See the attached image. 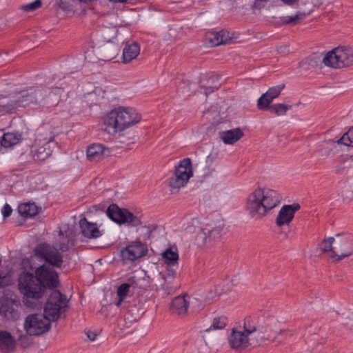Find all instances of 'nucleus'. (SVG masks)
<instances>
[{
	"label": "nucleus",
	"instance_id": "nucleus-18",
	"mask_svg": "<svg viewBox=\"0 0 353 353\" xmlns=\"http://www.w3.org/2000/svg\"><path fill=\"white\" fill-rule=\"evenodd\" d=\"M300 208L299 204L294 203L292 205H283L279 212L276 219V224L279 227L285 225H288L292 221L294 213Z\"/></svg>",
	"mask_w": 353,
	"mask_h": 353
},
{
	"label": "nucleus",
	"instance_id": "nucleus-32",
	"mask_svg": "<svg viewBox=\"0 0 353 353\" xmlns=\"http://www.w3.org/2000/svg\"><path fill=\"white\" fill-rule=\"evenodd\" d=\"M188 181H186L182 176L174 172V176L170 178L169 181V185L171 188V192L172 194L178 192L179 190L185 186Z\"/></svg>",
	"mask_w": 353,
	"mask_h": 353
},
{
	"label": "nucleus",
	"instance_id": "nucleus-1",
	"mask_svg": "<svg viewBox=\"0 0 353 353\" xmlns=\"http://www.w3.org/2000/svg\"><path fill=\"white\" fill-rule=\"evenodd\" d=\"M19 289L24 295L23 302L31 306L28 299H39L44 294L46 288L53 289L59 285L58 274L50 265H42L32 273L23 272L20 274Z\"/></svg>",
	"mask_w": 353,
	"mask_h": 353
},
{
	"label": "nucleus",
	"instance_id": "nucleus-37",
	"mask_svg": "<svg viewBox=\"0 0 353 353\" xmlns=\"http://www.w3.org/2000/svg\"><path fill=\"white\" fill-rule=\"evenodd\" d=\"M338 144L353 147V126L345 132L337 141Z\"/></svg>",
	"mask_w": 353,
	"mask_h": 353
},
{
	"label": "nucleus",
	"instance_id": "nucleus-14",
	"mask_svg": "<svg viewBox=\"0 0 353 353\" xmlns=\"http://www.w3.org/2000/svg\"><path fill=\"white\" fill-rule=\"evenodd\" d=\"M117 30L115 28H105L103 30V37L107 42L100 47V56L105 61H111L118 54L117 45L110 41L111 38L117 36Z\"/></svg>",
	"mask_w": 353,
	"mask_h": 353
},
{
	"label": "nucleus",
	"instance_id": "nucleus-19",
	"mask_svg": "<svg viewBox=\"0 0 353 353\" xmlns=\"http://www.w3.org/2000/svg\"><path fill=\"white\" fill-rule=\"evenodd\" d=\"M110 150L102 144L94 143L88 147L87 159L92 162H98L105 157H109Z\"/></svg>",
	"mask_w": 353,
	"mask_h": 353
},
{
	"label": "nucleus",
	"instance_id": "nucleus-42",
	"mask_svg": "<svg viewBox=\"0 0 353 353\" xmlns=\"http://www.w3.org/2000/svg\"><path fill=\"white\" fill-rule=\"evenodd\" d=\"M41 6V0H36L34 2L23 6L22 9L26 12H31L39 8Z\"/></svg>",
	"mask_w": 353,
	"mask_h": 353
},
{
	"label": "nucleus",
	"instance_id": "nucleus-12",
	"mask_svg": "<svg viewBox=\"0 0 353 353\" xmlns=\"http://www.w3.org/2000/svg\"><path fill=\"white\" fill-rule=\"evenodd\" d=\"M106 214L112 221L119 225L127 223L135 227L141 224L139 217L126 209L120 208L116 204L110 205L106 210Z\"/></svg>",
	"mask_w": 353,
	"mask_h": 353
},
{
	"label": "nucleus",
	"instance_id": "nucleus-55",
	"mask_svg": "<svg viewBox=\"0 0 353 353\" xmlns=\"http://www.w3.org/2000/svg\"><path fill=\"white\" fill-rule=\"evenodd\" d=\"M59 236H63V233L61 230L59 231Z\"/></svg>",
	"mask_w": 353,
	"mask_h": 353
},
{
	"label": "nucleus",
	"instance_id": "nucleus-9",
	"mask_svg": "<svg viewBox=\"0 0 353 353\" xmlns=\"http://www.w3.org/2000/svg\"><path fill=\"white\" fill-rule=\"evenodd\" d=\"M67 307L68 299L66 296L58 290H53L45 305L44 313L50 319L56 321Z\"/></svg>",
	"mask_w": 353,
	"mask_h": 353
},
{
	"label": "nucleus",
	"instance_id": "nucleus-16",
	"mask_svg": "<svg viewBox=\"0 0 353 353\" xmlns=\"http://www.w3.org/2000/svg\"><path fill=\"white\" fill-rule=\"evenodd\" d=\"M0 314L7 320H17L20 316L17 301L5 296H1Z\"/></svg>",
	"mask_w": 353,
	"mask_h": 353
},
{
	"label": "nucleus",
	"instance_id": "nucleus-25",
	"mask_svg": "<svg viewBox=\"0 0 353 353\" xmlns=\"http://www.w3.org/2000/svg\"><path fill=\"white\" fill-rule=\"evenodd\" d=\"M140 53V47L136 42L126 43L123 50L122 61L124 63H130L136 59Z\"/></svg>",
	"mask_w": 353,
	"mask_h": 353
},
{
	"label": "nucleus",
	"instance_id": "nucleus-13",
	"mask_svg": "<svg viewBox=\"0 0 353 353\" xmlns=\"http://www.w3.org/2000/svg\"><path fill=\"white\" fill-rule=\"evenodd\" d=\"M34 255L47 262L50 265L60 268L63 256L59 250L46 243L39 244L34 250Z\"/></svg>",
	"mask_w": 353,
	"mask_h": 353
},
{
	"label": "nucleus",
	"instance_id": "nucleus-28",
	"mask_svg": "<svg viewBox=\"0 0 353 353\" xmlns=\"http://www.w3.org/2000/svg\"><path fill=\"white\" fill-rule=\"evenodd\" d=\"M14 349V340L11 334L6 331H0V350L8 353Z\"/></svg>",
	"mask_w": 353,
	"mask_h": 353
},
{
	"label": "nucleus",
	"instance_id": "nucleus-6",
	"mask_svg": "<svg viewBox=\"0 0 353 353\" xmlns=\"http://www.w3.org/2000/svg\"><path fill=\"white\" fill-rule=\"evenodd\" d=\"M323 63L329 67L341 68L353 63V50L345 47H338L328 52L323 59Z\"/></svg>",
	"mask_w": 353,
	"mask_h": 353
},
{
	"label": "nucleus",
	"instance_id": "nucleus-35",
	"mask_svg": "<svg viewBox=\"0 0 353 353\" xmlns=\"http://www.w3.org/2000/svg\"><path fill=\"white\" fill-rule=\"evenodd\" d=\"M274 99L265 92L263 94L257 101V108L260 110H268L272 105L271 103Z\"/></svg>",
	"mask_w": 353,
	"mask_h": 353
},
{
	"label": "nucleus",
	"instance_id": "nucleus-8",
	"mask_svg": "<svg viewBox=\"0 0 353 353\" xmlns=\"http://www.w3.org/2000/svg\"><path fill=\"white\" fill-rule=\"evenodd\" d=\"M52 321L44 312L30 314L25 319L24 328L28 335H40L50 329Z\"/></svg>",
	"mask_w": 353,
	"mask_h": 353
},
{
	"label": "nucleus",
	"instance_id": "nucleus-38",
	"mask_svg": "<svg viewBox=\"0 0 353 353\" xmlns=\"http://www.w3.org/2000/svg\"><path fill=\"white\" fill-rule=\"evenodd\" d=\"M334 242V237L323 239L319 245L320 250L324 253L330 252V254H333Z\"/></svg>",
	"mask_w": 353,
	"mask_h": 353
},
{
	"label": "nucleus",
	"instance_id": "nucleus-41",
	"mask_svg": "<svg viewBox=\"0 0 353 353\" xmlns=\"http://www.w3.org/2000/svg\"><path fill=\"white\" fill-rule=\"evenodd\" d=\"M284 87V84H280L279 85L270 88L266 92V93L268 94V95L270 96L272 99H274L280 95Z\"/></svg>",
	"mask_w": 353,
	"mask_h": 353
},
{
	"label": "nucleus",
	"instance_id": "nucleus-58",
	"mask_svg": "<svg viewBox=\"0 0 353 353\" xmlns=\"http://www.w3.org/2000/svg\"><path fill=\"white\" fill-rule=\"evenodd\" d=\"M351 331H353V325L350 328Z\"/></svg>",
	"mask_w": 353,
	"mask_h": 353
},
{
	"label": "nucleus",
	"instance_id": "nucleus-34",
	"mask_svg": "<svg viewBox=\"0 0 353 353\" xmlns=\"http://www.w3.org/2000/svg\"><path fill=\"white\" fill-rule=\"evenodd\" d=\"M163 259L165 263L170 265H174L179 260V254L177 250H172L171 248L167 249L162 254Z\"/></svg>",
	"mask_w": 353,
	"mask_h": 353
},
{
	"label": "nucleus",
	"instance_id": "nucleus-2",
	"mask_svg": "<svg viewBox=\"0 0 353 353\" xmlns=\"http://www.w3.org/2000/svg\"><path fill=\"white\" fill-rule=\"evenodd\" d=\"M280 194L272 189L257 188L247 198L246 209L254 219H261L281 202Z\"/></svg>",
	"mask_w": 353,
	"mask_h": 353
},
{
	"label": "nucleus",
	"instance_id": "nucleus-20",
	"mask_svg": "<svg viewBox=\"0 0 353 353\" xmlns=\"http://www.w3.org/2000/svg\"><path fill=\"white\" fill-rule=\"evenodd\" d=\"M206 39L209 41L211 47H215L219 45L230 43L232 39V36L228 30H222L219 32L208 33Z\"/></svg>",
	"mask_w": 353,
	"mask_h": 353
},
{
	"label": "nucleus",
	"instance_id": "nucleus-48",
	"mask_svg": "<svg viewBox=\"0 0 353 353\" xmlns=\"http://www.w3.org/2000/svg\"><path fill=\"white\" fill-rule=\"evenodd\" d=\"M8 279L6 276H1L0 274V288H3L7 285Z\"/></svg>",
	"mask_w": 353,
	"mask_h": 353
},
{
	"label": "nucleus",
	"instance_id": "nucleus-45",
	"mask_svg": "<svg viewBox=\"0 0 353 353\" xmlns=\"http://www.w3.org/2000/svg\"><path fill=\"white\" fill-rule=\"evenodd\" d=\"M19 341L21 345L24 347H28L30 344L29 338L28 336H21L19 339Z\"/></svg>",
	"mask_w": 353,
	"mask_h": 353
},
{
	"label": "nucleus",
	"instance_id": "nucleus-54",
	"mask_svg": "<svg viewBox=\"0 0 353 353\" xmlns=\"http://www.w3.org/2000/svg\"><path fill=\"white\" fill-rule=\"evenodd\" d=\"M282 234L283 235L285 239L288 238V233L287 232H283V233H282Z\"/></svg>",
	"mask_w": 353,
	"mask_h": 353
},
{
	"label": "nucleus",
	"instance_id": "nucleus-17",
	"mask_svg": "<svg viewBox=\"0 0 353 353\" xmlns=\"http://www.w3.org/2000/svg\"><path fill=\"white\" fill-rule=\"evenodd\" d=\"M146 247L140 241H134L121 251V256L124 261H134L145 255Z\"/></svg>",
	"mask_w": 353,
	"mask_h": 353
},
{
	"label": "nucleus",
	"instance_id": "nucleus-4",
	"mask_svg": "<svg viewBox=\"0 0 353 353\" xmlns=\"http://www.w3.org/2000/svg\"><path fill=\"white\" fill-rule=\"evenodd\" d=\"M258 337L264 338L263 335L259 336L256 332V327H244L243 331L232 330L228 339L232 349L243 350L249 346L258 345Z\"/></svg>",
	"mask_w": 353,
	"mask_h": 353
},
{
	"label": "nucleus",
	"instance_id": "nucleus-11",
	"mask_svg": "<svg viewBox=\"0 0 353 353\" xmlns=\"http://www.w3.org/2000/svg\"><path fill=\"white\" fill-rule=\"evenodd\" d=\"M43 92L42 88L30 87L11 96L15 110L19 107L26 108L32 104H39Z\"/></svg>",
	"mask_w": 353,
	"mask_h": 353
},
{
	"label": "nucleus",
	"instance_id": "nucleus-21",
	"mask_svg": "<svg viewBox=\"0 0 353 353\" xmlns=\"http://www.w3.org/2000/svg\"><path fill=\"white\" fill-rule=\"evenodd\" d=\"M228 323L227 317L224 316H217L214 318L212 324L209 327L204 326L202 331V336L205 341V343L212 342L210 339V332L217 330H223L225 327Z\"/></svg>",
	"mask_w": 353,
	"mask_h": 353
},
{
	"label": "nucleus",
	"instance_id": "nucleus-26",
	"mask_svg": "<svg viewBox=\"0 0 353 353\" xmlns=\"http://www.w3.org/2000/svg\"><path fill=\"white\" fill-rule=\"evenodd\" d=\"M243 132L239 128L219 132V137L223 142L229 145L234 144L243 137Z\"/></svg>",
	"mask_w": 353,
	"mask_h": 353
},
{
	"label": "nucleus",
	"instance_id": "nucleus-56",
	"mask_svg": "<svg viewBox=\"0 0 353 353\" xmlns=\"http://www.w3.org/2000/svg\"><path fill=\"white\" fill-rule=\"evenodd\" d=\"M60 7L62 8V9H65V5H63V6H61V4H60Z\"/></svg>",
	"mask_w": 353,
	"mask_h": 353
},
{
	"label": "nucleus",
	"instance_id": "nucleus-24",
	"mask_svg": "<svg viewBox=\"0 0 353 353\" xmlns=\"http://www.w3.org/2000/svg\"><path fill=\"white\" fill-rule=\"evenodd\" d=\"M282 330L276 327V323L274 325H268L267 327H256V332L259 336L263 335L264 338L258 337V343L263 340L274 341L277 336L282 333Z\"/></svg>",
	"mask_w": 353,
	"mask_h": 353
},
{
	"label": "nucleus",
	"instance_id": "nucleus-5",
	"mask_svg": "<svg viewBox=\"0 0 353 353\" xmlns=\"http://www.w3.org/2000/svg\"><path fill=\"white\" fill-rule=\"evenodd\" d=\"M224 224L219 221L217 223H210L201 228L196 233L195 241L199 247H211L219 241L221 236Z\"/></svg>",
	"mask_w": 353,
	"mask_h": 353
},
{
	"label": "nucleus",
	"instance_id": "nucleus-7",
	"mask_svg": "<svg viewBox=\"0 0 353 353\" xmlns=\"http://www.w3.org/2000/svg\"><path fill=\"white\" fill-rule=\"evenodd\" d=\"M54 135L49 130L39 132L32 146L31 152L35 161H44L52 154V150L50 144L53 141Z\"/></svg>",
	"mask_w": 353,
	"mask_h": 353
},
{
	"label": "nucleus",
	"instance_id": "nucleus-36",
	"mask_svg": "<svg viewBox=\"0 0 353 353\" xmlns=\"http://www.w3.org/2000/svg\"><path fill=\"white\" fill-rule=\"evenodd\" d=\"M290 105L283 103H276L272 105L268 110L277 116H283L286 114L287 111L290 109Z\"/></svg>",
	"mask_w": 353,
	"mask_h": 353
},
{
	"label": "nucleus",
	"instance_id": "nucleus-53",
	"mask_svg": "<svg viewBox=\"0 0 353 353\" xmlns=\"http://www.w3.org/2000/svg\"><path fill=\"white\" fill-rule=\"evenodd\" d=\"M79 1L82 2V3H87L90 1H91L92 0H79Z\"/></svg>",
	"mask_w": 353,
	"mask_h": 353
},
{
	"label": "nucleus",
	"instance_id": "nucleus-23",
	"mask_svg": "<svg viewBox=\"0 0 353 353\" xmlns=\"http://www.w3.org/2000/svg\"><path fill=\"white\" fill-rule=\"evenodd\" d=\"M43 90L46 92L42 94L41 100L39 102L40 105L52 108L56 106L59 103L61 99L60 90H50L43 89Z\"/></svg>",
	"mask_w": 353,
	"mask_h": 353
},
{
	"label": "nucleus",
	"instance_id": "nucleus-3",
	"mask_svg": "<svg viewBox=\"0 0 353 353\" xmlns=\"http://www.w3.org/2000/svg\"><path fill=\"white\" fill-rule=\"evenodd\" d=\"M141 119V114L135 109L119 107L103 117L105 131L110 135H115L138 123Z\"/></svg>",
	"mask_w": 353,
	"mask_h": 353
},
{
	"label": "nucleus",
	"instance_id": "nucleus-29",
	"mask_svg": "<svg viewBox=\"0 0 353 353\" xmlns=\"http://www.w3.org/2000/svg\"><path fill=\"white\" fill-rule=\"evenodd\" d=\"M22 139L21 133L7 132L3 134L1 140V147L11 148L19 143Z\"/></svg>",
	"mask_w": 353,
	"mask_h": 353
},
{
	"label": "nucleus",
	"instance_id": "nucleus-30",
	"mask_svg": "<svg viewBox=\"0 0 353 353\" xmlns=\"http://www.w3.org/2000/svg\"><path fill=\"white\" fill-rule=\"evenodd\" d=\"M19 213L23 217H32L39 213V208L34 203H21L18 207Z\"/></svg>",
	"mask_w": 353,
	"mask_h": 353
},
{
	"label": "nucleus",
	"instance_id": "nucleus-10",
	"mask_svg": "<svg viewBox=\"0 0 353 353\" xmlns=\"http://www.w3.org/2000/svg\"><path fill=\"white\" fill-rule=\"evenodd\" d=\"M333 254L330 256L335 261L343 260L353 254V235L352 234H337L334 237Z\"/></svg>",
	"mask_w": 353,
	"mask_h": 353
},
{
	"label": "nucleus",
	"instance_id": "nucleus-33",
	"mask_svg": "<svg viewBox=\"0 0 353 353\" xmlns=\"http://www.w3.org/2000/svg\"><path fill=\"white\" fill-rule=\"evenodd\" d=\"M14 111H15L14 105L10 97L0 98V114L12 113Z\"/></svg>",
	"mask_w": 353,
	"mask_h": 353
},
{
	"label": "nucleus",
	"instance_id": "nucleus-46",
	"mask_svg": "<svg viewBox=\"0 0 353 353\" xmlns=\"http://www.w3.org/2000/svg\"><path fill=\"white\" fill-rule=\"evenodd\" d=\"M57 247L59 248V250H60L62 252H65L68 250V241H67V242H62V243H60L59 245H57Z\"/></svg>",
	"mask_w": 353,
	"mask_h": 353
},
{
	"label": "nucleus",
	"instance_id": "nucleus-27",
	"mask_svg": "<svg viewBox=\"0 0 353 353\" xmlns=\"http://www.w3.org/2000/svg\"><path fill=\"white\" fill-rule=\"evenodd\" d=\"M176 174L182 176L186 181L192 176L191 160L186 158L181 161L175 169Z\"/></svg>",
	"mask_w": 353,
	"mask_h": 353
},
{
	"label": "nucleus",
	"instance_id": "nucleus-31",
	"mask_svg": "<svg viewBox=\"0 0 353 353\" xmlns=\"http://www.w3.org/2000/svg\"><path fill=\"white\" fill-rule=\"evenodd\" d=\"M134 277H130L128 279V283H123L121 285H119L117 288V295L119 297V299L116 303L117 306H120L121 302L125 298L127 294L129 292L130 288L132 285L134 283Z\"/></svg>",
	"mask_w": 353,
	"mask_h": 353
},
{
	"label": "nucleus",
	"instance_id": "nucleus-51",
	"mask_svg": "<svg viewBox=\"0 0 353 353\" xmlns=\"http://www.w3.org/2000/svg\"><path fill=\"white\" fill-rule=\"evenodd\" d=\"M111 2L113 3H125L127 0H109Z\"/></svg>",
	"mask_w": 353,
	"mask_h": 353
},
{
	"label": "nucleus",
	"instance_id": "nucleus-43",
	"mask_svg": "<svg viewBox=\"0 0 353 353\" xmlns=\"http://www.w3.org/2000/svg\"><path fill=\"white\" fill-rule=\"evenodd\" d=\"M201 88L204 89V94L208 95V94L213 92L215 90H217L218 85H201Z\"/></svg>",
	"mask_w": 353,
	"mask_h": 353
},
{
	"label": "nucleus",
	"instance_id": "nucleus-40",
	"mask_svg": "<svg viewBox=\"0 0 353 353\" xmlns=\"http://www.w3.org/2000/svg\"><path fill=\"white\" fill-rule=\"evenodd\" d=\"M306 14L304 12H299L293 17H284L282 19V22L284 24L295 25L305 17Z\"/></svg>",
	"mask_w": 353,
	"mask_h": 353
},
{
	"label": "nucleus",
	"instance_id": "nucleus-49",
	"mask_svg": "<svg viewBox=\"0 0 353 353\" xmlns=\"http://www.w3.org/2000/svg\"><path fill=\"white\" fill-rule=\"evenodd\" d=\"M279 52H288L289 50H288V46H281L279 48Z\"/></svg>",
	"mask_w": 353,
	"mask_h": 353
},
{
	"label": "nucleus",
	"instance_id": "nucleus-52",
	"mask_svg": "<svg viewBox=\"0 0 353 353\" xmlns=\"http://www.w3.org/2000/svg\"><path fill=\"white\" fill-rule=\"evenodd\" d=\"M214 80V76H211L208 78V81H212L213 82Z\"/></svg>",
	"mask_w": 353,
	"mask_h": 353
},
{
	"label": "nucleus",
	"instance_id": "nucleus-50",
	"mask_svg": "<svg viewBox=\"0 0 353 353\" xmlns=\"http://www.w3.org/2000/svg\"><path fill=\"white\" fill-rule=\"evenodd\" d=\"M283 3L288 5H292L294 3L296 2L298 0H281Z\"/></svg>",
	"mask_w": 353,
	"mask_h": 353
},
{
	"label": "nucleus",
	"instance_id": "nucleus-57",
	"mask_svg": "<svg viewBox=\"0 0 353 353\" xmlns=\"http://www.w3.org/2000/svg\"><path fill=\"white\" fill-rule=\"evenodd\" d=\"M60 7L62 8V9H65V5H63V6H61V4H60Z\"/></svg>",
	"mask_w": 353,
	"mask_h": 353
},
{
	"label": "nucleus",
	"instance_id": "nucleus-15",
	"mask_svg": "<svg viewBox=\"0 0 353 353\" xmlns=\"http://www.w3.org/2000/svg\"><path fill=\"white\" fill-rule=\"evenodd\" d=\"M199 301L188 295L176 296L171 302L170 310L172 314L177 316H183L187 312L188 307H195Z\"/></svg>",
	"mask_w": 353,
	"mask_h": 353
},
{
	"label": "nucleus",
	"instance_id": "nucleus-44",
	"mask_svg": "<svg viewBox=\"0 0 353 353\" xmlns=\"http://www.w3.org/2000/svg\"><path fill=\"white\" fill-rule=\"evenodd\" d=\"M12 212V210L8 204H6L1 210V212H2V214L4 217V219L10 216Z\"/></svg>",
	"mask_w": 353,
	"mask_h": 353
},
{
	"label": "nucleus",
	"instance_id": "nucleus-47",
	"mask_svg": "<svg viewBox=\"0 0 353 353\" xmlns=\"http://www.w3.org/2000/svg\"><path fill=\"white\" fill-rule=\"evenodd\" d=\"M86 335L88 338L92 341H94L97 337V334L90 330L86 332Z\"/></svg>",
	"mask_w": 353,
	"mask_h": 353
},
{
	"label": "nucleus",
	"instance_id": "nucleus-39",
	"mask_svg": "<svg viewBox=\"0 0 353 353\" xmlns=\"http://www.w3.org/2000/svg\"><path fill=\"white\" fill-rule=\"evenodd\" d=\"M176 272L172 268H168L166 270V272L163 276L165 283L162 285V288L166 290L172 289V287L168 286L171 283L172 280L176 277Z\"/></svg>",
	"mask_w": 353,
	"mask_h": 353
},
{
	"label": "nucleus",
	"instance_id": "nucleus-22",
	"mask_svg": "<svg viewBox=\"0 0 353 353\" xmlns=\"http://www.w3.org/2000/svg\"><path fill=\"white\" fill-rule=\"evenodd\" d=\"M79 226L82 235L88 239H97L102 235L97 223L89 222L85 218L81 219Z\"/></svg>",
	"mask_w": 353,
	"mask_h": 353
}]
</instances>
